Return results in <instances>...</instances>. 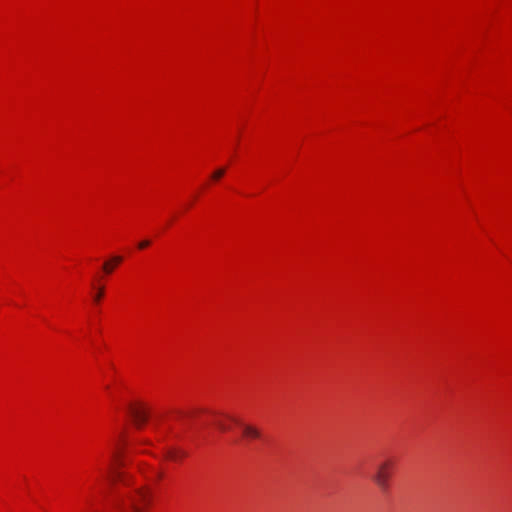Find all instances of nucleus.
Masks as SVG:
<instances>
[{
    "label": "nucleus",
    "mask_w": 512,
    "mask_h": 512,
    "mask_svg": "<svg viewBox=\"0 0 512 512\" xmlns=\"http://www.w3.org/2000/svg\"><path fill=\"white\" fill-rule=\"evenodd\" d=\"M228 420H231V421H233L235 423H238V421L236 419L232 418V417H228Z\"/></svg>",
    "instance_id": "ddd939ff"
},
{
    "label": "nucleus",
    "mask_w": 512,
    "mask_h": 512,
    "mask_svg": "<svg viewBox=\"0 0 512 512\" xmlns=\"http://www.w3.org/2000/svg\"><path fill=\"white\" fill-rule=\"evenodd\" d=\"M149 245H150V241H148V240H144V241H141V242L139 243L138 247H139L140 249H144V248L148 247Z\"/></svg>",
    "instance_id": "9b49d317"
},
{
    "label": "nucleus",
    "mask_w": 512,
    "mask_h": 512,
    "mask_svg": "<svg viewBox=\"0 0 512 512\" xmlns=\"http://www.w3.org/2000/svg\"><path fill=\"white\" fill-rule=\"evenodd\" d=\"M184 456H185V453L182 451L171 450L168 452V457L172 460H177L178 458H181Z\"/></svg>",
    "instance_id": "0eeeda50"
},
{
    "label": "nucleus",
    "mask_w": 512,
    "mask_h": 512,
    "mask_svg": "<svg viewBox=\"0 0 512 512\" xmlns=\"http://www.w3.org/2000/svg\"><path fill=\"white\" fill-rule=\"evenodd\" d=\"M214 423L217 426V428L222 432L230 430V425L222 419H215Z\"/></svg>",
    "instance_id": "423d86ee"
},
{
    "label": "nucleus",
    "mask_w": 512,
    "mask_h": 512,
    "mask_svg": "<svg viewBox=\"0 0 512 512\" xmlns=\"http://www.w3.org/2000/svg\"><path fill=\"white\" fill-rule=\"evenodd\" d=\"M128 412L137 428H141L148 419V412L139 405H130L128 407Z\"/></svg>",
    "instance_id": "7ed1b4c3"
},
{
    "label": "nucleus",
    "mask_w": 512,
    "mask_h": 512,
    "mask_svg": "<svg viewBox=\"0 0 512 512\" xmlns=\"http://www.w3.org/2000/svg\"><path fill=\"white\" fill-rule=\"evenodd\" d=\"M103 270L107 273V274H110L112 273L113 271V265H112V262L111 261H107L103 264Z\"/></svg>",
    "instance_id": "1a4fd4ad"
},
{
    "label": "nucleus",
    "mask_w": 512,
    "mask_h": 512,
    "mask_svg": "<svg viewBox=\"0 0 512 512\" xmlns=\"http://www.w3.org/2000/svg\"><path fill=\"white\" fill-rule=\"evenodd\" d=\"M113 461L115 462L109 467L108 473L111 474V480L114 482H120L126 484V477L123 472H121L117 466L122 465L121 460L118 456L117 452L113 453Z\"/></svg>",
    "instance_id": "20e7f679"
},
{
    "label": "nucleus",
    "mask_w": 512,
    "mask_h": 512,
    "mask_svg": "<svg viewBox=\"0 0 512 512\" xmlns=\"http://www.w3.org/2000/svg\"><path fill=\"white\" fill-rule=\"evenodd\" d=\"M111 262L114 263L115 265L116 264H119L122 262V257L121 256H114L112 259H111Z\"/></svg>",
    "instance_id": "f8f14e48"
},
{
    "label": "nucleus",
    "mask_w": 512,
    "mask_h": 512,
    "mask_svg": "<svg viewBox=\"0 0 512 512\" xmlns=\"http://www.w3.org/2000/svg\"><path fill=\"white\" fill-rule=\"evenodd\" d=\"M103 294H104V288L100 287L98 289V292L94 295V301L99 302L101 300V298L103 297Z\"/></svg>",
    "instance_id": "9d476101"
},
{
    "label": "nucleus",
    "mask_w": 512,
    "mask_h": 512,
    "mask_svg": "<svg viewBox=\"0 0 512 512\" xmlns=\"http://www.w3.org/2000/svg\"><path fill=\"white\" fill-rule=\"evenodd\" d=\"M225 171H226L225 168L217 169L215 172H213L212 179L219 180L221 177H223V175L225 174Z\"/></svg>",
    "instance_id": "6e6552de"
},
{
    "label": "nucleus",
    "mask_w": 512,
    "mask_h": 512,
    "mask_svg": "<svg viewBox=\"0 0 512 512\" xmlns=\"http://www.w3.org/2000/svg\"><path fill=\"white\" fill-rule=\"evenodd\" d=\"M393 470L394 462L391 459L383 460L376 465L371 479L382 492L389 490Z\"/></svg>",
    "instance_id": "f03ea898"
},
{
    "label": "nucleus",
    "mask_w": 512,
    "mask_h": 512,
    "mask_svg": "<svg viewBox=\"0 0 512 512\" xmlns=\"http://www.w3.org/2000/svg\"><path fill=\"white\" fill-rule=\"evenodd\" d=\"M150 501V494L146 488H136L121 496L118 506L121 512H143Z\"/></svg>",
    "instance_id": "f257e3e1"
},
{
    "label": "nucleus",
    "mask_w": 512,
    "mask_h": 512,
    "mask_svg": "<svg viewBox=\"0 0 512 512\" xmlns=\"http://www.w3.org/2000/svg\"><path fill=\"white\" fill-rule=\"evenodd\" d=\"M243 436L248 439H257L260 437V432L253 426L243 425Z\"/></svg>",
    "instance_id": "39448f33"
}]
</instances>
